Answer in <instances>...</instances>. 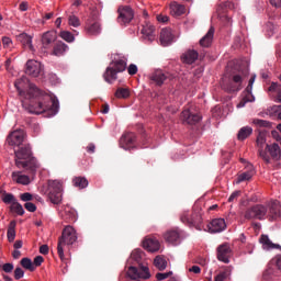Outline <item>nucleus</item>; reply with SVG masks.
<instances>
[{
  "mask_svg": "<svg viewBox=\"0 0 281 281\" xmlns=\"http://www.w3.org/2000/svg\"><path fill=\"white\" fill-rule=\"evenodd\" d=\"M49 192H63V182L58 180H52L48 182Z\"/></svg>",
  "mask_w": 281,
  "mask_h": 281,
  "instance_id": "40",
  "label": "nucleus"
},
{
  "mask_svg": "<svg viewBox=\"0 0 281 281\" xmlns=\"http://www.w3.org/2000/svg\"><path fill=\"white\" fill-rule=\"evenodd\" d=\"M127 72L130 76H135V74H137V65L131 64L127 68Z\"/></svg>",
  "mask_w": 281,
  "mask_h": 281,
  "instance_id": "58",
  "label": "nucleus"
},
{
  "mask_svg": "<svg viewBox=\"0 0 281 281\" xmlns=\"http://www.w3.org/2000/svg\"><path fill=\"white\" fill-rule=\"evenodd\" d=\"M20 265L23 267V269H27V271H36V267L30 258H22Z\"/></svg>",
  "mask_w": 281,
  "mask_h": 281,
  "instance_id": "41",
  "label": "nucleus"
},
{
  "mask_svg": "<svg viewBox=\"0 0 281 281\" xmlns=\"http://www.w3.org/2000/svg\"><path fill=\"white\" fill-rule=\"evenodd\" d=\"M251 133H254V128L249 126H244L239 130L237 134V139H239V142H245V139H247V137H249Z\"/></svg>",
  "mask_w": 281,
  "mask_h": 281,
  "instance_id": "34",
  "label": "nucleus"
},
{
  "mask_svg": "<svg viewBox=\"0 0 281 281\" xmlns=\"http://www.w3.org/2000/svg\"><path fill=\"white\" fill-rule=\"evenodd\" d=\"M16 168H24L30 175H36L38 170V162L32 156V147L30 145H22L19 149L14 150Z\"/></svg>",
  "mask_w": 281,
  "mask_h": 281,
  "instance_id": "3",
  "label": "nucleus"
},
{
  "mask_svg": "<svg viewBox=\"0 0 281 281\" xmlns=\"http://www.w3.org/2000/svg\"><path fill=\"white\" fill-rule=\"evenodd\" d=\"M7 238L9 243H14V238H16V222L11 221L8 231H7Z\"/></svg>",
  "mask_w": 281,
  "mask_h": 281,
  "instance_id": "33",
  "label": "nucleus"
},
{
  "mask_svg": "<svg viewBox=\"0 0 281 281\" xmlns=\"http://www.w3.org/2000/svg\"><path fill=\"white\" fill-rule=\"evenodd\" d=\"M267 142V139L265 138V134L263 133H259V135L257 136V146H259V150H262V146H265V143Z\"/></svg>",
  "mask_w": 281,
  "mask_h": 281,
  "instance_id": "49",
  "label": "nucleus"
},
{
  "mask_svg": "<svg viewBox=\"0 0 281 281\" xmlns=\"http://www.w3.org/2000/svg\"><path fill=\"white\" fill-rule=\"evenodd\" d=\"M203 60L205 58V55H199V52L194 49H190L187 53L182 55V63H186V65H192L196 60Z\"/></svg>",
  "mask_w": 281,
  "mask_h": 281,
  "instance_id": "19",
  "label": "nucleus"
},
{
  "mask_svg": "<svg viewBox=\"0 0 281 281\" xmlns=\"http://www.w3.org/2000/svg\"><path fill=\"white\" fill-rule=\"evenodd\" d=\"M25 75L31 76L32 78H38L43 76V64L36 60H29L26 63Z\"/></svg>",
  "mask_w": 281,
  "mask_h": 281,
  "instance_id": "12",
  "label": "nucleus"
},
{
  "mask_svg": "<svg viewBox=\"0 0 281 281\" xmlns=\"http://www.w3.org/2000/svg\"><path fill=\"white\" fill-rule=\"evenodd\" d=\"M68 23L72 27H79L80 19H78V16H76V15H70L69 19H68Z\"/></svg>",
  "mask_w": 281,
  "mask_h": 281,
  "instance_id": "48",
  "label": "nucleus"
},
{
  "mask_svg": "<svg viewBox=\"0 0 281 281\" xmlns=\"http://www.w3.org/2000/svg\"><path fill=\"white\" fill-rule=\"evenodd\" d=\"M170 276H172V272H171V271H169V272H164V273L158 272V273L156 274V280H158V281L168 280V278H170Z\"/></svg>",
  "mask_w": 281,
  "mask_h": 281,
  "instance_id": "50",
  "label": "nucleus"
},
{
  "mask_svg": "<svg viewBox=\"0 0 281 281\" xmlns=\"http://www.w3.org/2000/svg\"><path fill=\"white\" fill-rule=\"evenodd\" d=\"M154 265L156 269H159V271H164L166 267H168V261H166V258L161 256H157L154 259Z\"/></svg>",
  "mask_w": 281,
  "mask_h": 281,
  "instance_id": "38",
  "label": "nucleus"
},
{
  "mask_svg": "<svg viewBox=\"0 0 281 281\" xmlns=\"http://www.w3.org/2000/svg\"><path fill=\"white\" fill-rule=\"evenodd\" d=\"M169 8H170V14L172 16H181L186 14V5L180 4L177 1H171L169 4Z\"/></svg>",
  "mask_w": 281,
  "mask_h": 281,
  "instance_id": "26",
  "label": "nucleus"
},
{
  "mask_svg": "<svg viewBox=\"0 0 281 281\" xmlns=\"http://www.w3.org/2000/svg\"><path fill=\"white\" fill-rule=\"evenodd\" d=\"M165 240L167 243H171V245H179L181 243V231L180 229H171L165 234Z\"/></svg>",
  "mask_w": 281,
  "mask_h": 281,
  "instance_id": "23",
  "label": "nucleus"
},
{
  "mask_svg": "<svg viewBox=\"0 0 281 281\" xmlns=\"http://www.w3.org/2000/svg\"><path fill=\"white\" fill-rule=\"evenodd\" d=\"M60 37L64 41H66L67 43H74V41H75L74 34H71V32H69V31H63L60 33Z\"/></svg>",
  "mask_w": 281,
  "mask_h": 281,
  "instance_id": "47",
  "label": "nucleus"
},
{
  "mask_svg": "<svg viewBox=\"0 0 281 281\" xmlns=\"http://www.w3.org/2000/svg\"><path fill=\"white\" fill-rule=\"evenodd\" d=\"M268 91L277 93V101L281 103V86L278 82H272L268 88Z\"/></svg>",
  "mask_w": 281,
  "mask_h": 281,
  "instance_id": "42",
  "label": "nucleus"
},
{
  "mask_svg": "<svg viewBox=\"0 0 281 281\" xmlns=\"http://www.w3.org/2000/svg\"><path fill=\"white\" fill-rule=\"evenodd\" d=\"M214 41V27H210L207 33L200 40L201 47H210Z\"/></svg>",
  "mask_w": 281,
  "mask_h": 281,
  "instance_id": "30",
  "label": "nucleus"
},
{
  "mask_svg": "<svg viewBox=\"0 0 281 281\" xmlns=\"http://www.w3.org/2000/svg\"><path fill=\"white\" fill-rule=\"evenodd\" d=\"M76 240H78V235L76 233V229L69 225L66 226L63 229L61 236L58 238V244H57V254L60 260L65 259V250L63 249V247H65V245H74Z\"/></svg>",
  "mask_w": 281,
  "mask_h": 281,
  "instance_id": "4",
  "label": "nucleus"
},
{
  "mask_svg": "<svg viewBox=\"0 0 281 281\" xmlns=\"http://www.w3.org/2000/svg\"><path fill=\"white\" fill-rule=\"evenodd\" d=\"M123 71H126V59L117 58L110 63L103 75V78L105 82L112 85V82H115V80H117V74H122Z\"/></svg>",
  "mask_w": 281,
  "mask_h": 281,
  "instance_id": "5",
  "label": "nucleus"
},
{
  "mask_svg": "<svg viewBox=\"0 0 281 281\" xmlns=\"http://www.w3.org/2000/svg\"><path fill=\"white\" fill-rule=\"evenodd\" d=\"M23 142H25V131L23 130H15L7 137L9 146H22Z\"/></svg>",
  "mask_w": 281,
  "mask_h": 281,
  "instance_id": "13",
  "label": "nucleus"
},
{
  "mask_svg": "<svg viewBox=\"0 0 281 281\" xmlns=\"http://www.w3.org/2000/svg\"><path fill=\"white\" fill-rule=\"evenodd\" d=\"M240 196V191L233 192L228 198V203L236 201Z\"/></svg>",
  "mask_w": 281,
  "mask_h": 281,
  "instance_id": "60",
  "label": "nucleus"
},
{
  "mask_svg": "<svg viewBox=\"0 0 281 281\" xmlns=\"http://www.w3.org/2000/svg\"><path fill=\"white\" fill-rule=\"evenodd\" d=\"M72 183L75 188L83 190V188H87V186H89V180H87V178L85 177H76L74 178Z\"/></svg>",
  "mask_w": 281,
  "mask_h": 281,
  "instance_id": "39",
  "label": "nucleus"
},
{
  "mask_svg": "<svg viewBox=\"0 0 281 281\" xmlns=\"http://www.w3.org/2000/svg\"><path fill=\"white\" fill-rule=\"evenodd\" d=\"M43 262H45V259L43 258V256H36L33 260L34 267H41Z\"/></svg>",
  "mask_w": 281,
  "mask_h": 281,
  "instance_id": "56",
  "label": "nucleus"
},
{
  "mask_svg": "<svg viewBox=\"0 0 281 281\" xmlns=\"http://www.w3.org/2000/svg\"><path fill=\"white\" fill-rule=\"evenodd\" d=\"M11 212H15L19 216H23L25 214V210L23 209V205L16 201L14 204H11Z\"/></svg>",
  "mask_w": 281,
  "mask_h": 281,
  "instance_id": "45",
  "label": "nucleus"
},
{
  "mask_svg": "<svg viewBox=\"0 0 281 281\" xmlns=\"http://www.w3.org/2000/svg\"><path fill=\"white\" fill-rule=\"evenodd\" d=\"M56 41V33L54 32H46L42 36V45L45 48H48L52 43Z\"/></svg>",
  "mask_w": 281,
  "mask_h": 281,
  "instance_id": "32",
  "label": "nucleus"
},
{
  "mask_svg": "<svg viewBox=\"0 0 281 281\" xmlns=\"http://www.w3.org/2000/svg\"><path fill=\"white\" fill-rule=\"evenodd\" d=\"M11 177L12 181L20 183L21 186H30L31 183L30 177L21 173V171H13Z\"/></svg>",
  "mask_w": 281,
  "mask_h": 281,
  "instance_id": "28",
  "label": "nucleus"
},
{
  "mask_svg": "<svg viewBox=\"0 0 281 281\" xmlns=\"http://www.w3.org/2000/svg\"><path fill=\"white\" fill-rule=\"evenodd\" d=\"M140 34H143V40L147 43H153L157 35L155 34V26L150 23H145L140 30Z\"/></svg>",
  "mask_w": 281,
  "mask_h": 281,
  "instance_id": "18",
  "label": "nucleus"
},
{
  "mask_svg": "<svg viewBox=\"0 0 281 281\" xmlns=\"http://www.w3.org/2000/svg\"><path fill=\"white\" fill-rule=\"evenodd\" d=\"M20 199L21 201H24V203H30V201L34 199V195H32L30 192H25L20 195Z\"/></svg>",
  "mask_w": 281,
  "mask_h": 281,
  "instance_id": "51",
  "label": "nucleus"
},
{
  "mask_svg": "<svg viewBox=\"0 0 281 281\" xmlns=\"http://www.w3.org/2000/svg\"><path fill=\"white\" fill-rule=\"evenodd\" d=\"M180 120L182 124H188L189 126H194L201 122L202 117L199 113H194L190 110H184L181 112Z\"/></svg>",
  "mask_w": 281,
  "mask_h": 281,
  "instance_id": "11",
  "label": "nucleus"
},
{
  "mask_svg": "<svg viewBox=\"0 0 281 281\" xmlns=\"http://www.w3.org/2000/svg\"><path fill=\"white\" fill-rule=\"evenodd\" d=\"M19 43L30 49V52H34V45H32V36L27 35V33H21L16 36Z\"/></svg>",
  "mask_w": 281,
  "mask_h": 281,
  "instance_id": "27",
  "label": "nucleus"
},
{
  "mask_svg": "<svg viewBox=\"0 0 281 281\" xmlns=\"http://www.w3.org/2000/svg\"><path fill=\"white\" fill-rule=\"evenodd\" d=\"M2 271H4V273H12V271H14V265H12V263H4L2 266Z\"/></svg>",
  "mask_w": 281,
  "mask_h": 281,
  "instance_id": "55",
  "label": "nucleus"
},
{
  "mask_svg": "<svg viewBox=\"0 0 281 281\" xmlns=\"http://www.w3.org/2000/svg\"><path fill=\"white\" fill-rule=\"evenodd\" d=\"M272 111L277 113L279 120H281V105H273Z\"/></svg>",
  "mask_w": 281,
  "mask_h": 281,
  "instance_id": "62",
  "label": "nucleus"
},
{
  "mask_svg": "<svg viewBox=\"0 0 281 281\" xmlns=\"http://www.w3.org/2000/svg\"><path fill=\"white\" fill-rule=\"evenodd\" d=\"M254 82H256V75H254L248 82L247 88L245 89L246 93H251L252 89H254Z\"/></svg>",
  "mask_w": 281,
  "mask_h": 281,
  "instance_id": "53",
  "label": "nucleus"
},
{
  "mask_svg": "<svg viewBox=\"0 0 281 281\" xmlns=\"http://www.w3.org/2000/svg\"><path fill=\"white\" fill-rule=\"evenodd\" d=\"M40 254H42L43 256H47V254H49V246L47 245H42L40 247Z\"/></svg>",
  "mask_w": 281,
  "mask_h": 281,
  "instance_id": "61",
  "label": "nucleus"
},
{
  "mask_svg": "<svg viewBox=\"0 0 281 281\" xmlns=\"http://www.w3.org/2000/svg\"><path fill=\"white\" fill-rule=\"evenodd\" d=\"M260 243L263 249H281L280 245L273 244V241H271V239H269V236L267 235H261Z\"/></svg>",
  "mask_w": 281,
  "mask_h": 281,
  "instance_id": "31",
  "label": "nucleus"
},
{
  "mask_svg": "<svg viewBox=\"0 0 281 281\" xmlns=\"http://www.w3.org/2000/svg\"><path fill=\"white\" fill-rule=\"evenodd\" d=\"M131 97V90L128 88H119L115 91V98L126 100V98Z\"/></svg>",
  "mask_w": 281,
  "mask_h": 281,
  "instance_id": "43",
  "label": "nucleus"
},
{
  "mask_svg": "<svg viewBox=\"0 0 281 281\" xmlns=\"http://www.w3.org/2000/svg\"><path fill=\"white\" fill-rule=\"evenodd\" d=\"M143 247L144 249H147V251H159V240L156 238H146L143 240Z\"/></svg>",
  "mask_w": 281,
  "mask_h": 281,
  "instance_id": "29",
  "label": "nucleus"
},
{
  "mask_svg": "<svg viewBox=\"0 0 281 281\" xmlns=\"http://www.w3.org/2000/svg\"><path fill=\"white\" fill-rule=\"evenodd\" d=\"M25 276V271H23L22 268H15L14 270V279L15 280H21V278H23Z\"/></svg>",
  "mask_w": 281,
  "mask_h": 281,
  "instance_id": "52",
  "label": "nucleus"
},
{
  "mask_svg": "<svg viewBox=\"0 0 281 281\" xmlns=\"http://www.w3.org/2000/svg\"><path fill=\"white\" fill-rule=\"evenodd\" d=\"M29 90L25 92L23 89L27 87ZM15 89L19 94L24 98L22 100V106L29 111V113H34L35 115H41V113H47V115H56L58 113V99H55L50 94L43 92L36 86L30 83V79L23 76L14 82Z\"/></svg>",
  "mask_w": 281,
  "mask_h": 281,
  "instance_id": "1",
  "label": "nucleus"
},
{
  "mask_svg": "<svg viewBox=\"0 0 281 281\" xmlns=\"http://www.w3.org/2000/svg\"><path fill=\"white\" fill-rule=\"evenodd\" d=\"M229 258H232V247L229 244H222L217 247V260L229 263Z\"/></svg>",
  "mask_w": 281,
  "mask_h": 281,
  "instance_id": "15",
  "label": "nucleus"
},
{
  "mask_svg": "<svg viewBox=\"0 0 281 281\" xmlns=\"http://www.w3.org/2000/svg\"><path fill=\"white\" fill-rule=\"evenodd\" d=\"M25 210H27V212H36V204L32 203V202H26L24 204Z\"/></svg>",
  "mask_w": 281,
  "mask_h": 281,
  "instance_id": "57",
  "label": "nucleus"
},
{
  "mask_svg": "<svg viewBox=\"0 0 281 281\" xmlns=\"http://www.w3.org/2000/svg\"><path fill=\"white\" fill-rule=\"evenodd\" d=\"M137 139V136L133 132H127L122 135L120 139V146L124 150H133L135 148V140Z\"/></svg>",
  "mask_w": 281,
  "mask_h": 281,
  "instance_id": "14",
  "label": "nucleus"
},
{
  "mask_svg": "<svg viewBox=\"0 0 281 281\" xmlns=\"http://www.w3.org/2000/svg\"><path fill=\"white\" fill-rule=\"evenodd\" d=\"M180 221L184 225H188L189 227H195L198 232H201L203 229V215L201 214V210L193 209L192 213L190 211H184L180 215Z\"/></svg>",
  "mask_w": 281,
  "mask_h": 281,
  "instance_id": "6",
  "label": "nucleus"
},
{
  "mask_svg": "<svg viewBox=\"0 0 281 281\" xmlns=\"http://www.w3.org/2000/svg\"><path fill=\"white\" fill-rule=\"evenodd\" d=\"M127 276L131 280H137V278L148 280V278H150V271L148 267L144 265H139L138 268L131 266L127 270Z\"/></svg>",
  "mask_w": 281,
  "mask_h": 281,
  "instance_id": "9",
  "label": "nucleus"
},
{
  "mask_svg": "<svg viewBox=\"0 0 281 281\" xmlns=\"http://www.w3.org/2000/svg\"><path fill=\"white\" fill-rule=\"evenodd\" d=\"M48 199L54 205H58L63 201V191H49Z\"/></svg>",
  "mask_w": 281,
  "mask_h": 281,
  "instance_id": "37",
  "label": "nucleus"
},
{
  "mask_svg": "<svg viewBox=\"0 0 281 281\" xmlns=\"http://www.w3.org/2000/svg\"><path fill=\"white\" fill-rule=\"evenodd\" d=\"M131 256H132L133 260H135L136 262H139V260L142 259V251L135 250L132 252Z\"/></svg>",
  "mask_w": 281,
  "mask_h": 281,
  "instance_id": "59",
  "label": "nucleus"
},
{
  "mask_svg": "<svg viewBox=\"0 0 281 281\" xmlns=\"http://www.w3.org/2000/svg\"><path fill=\"white\" fill-rule=\"evenodd\" d=\"M225 278H227V274H225V272H222L215 277V281H225Z\"/></svg>",
  "mask_w": 281,
  "mask_h": 281,
  "instance_id": "63",
  "label": "nucleus"
},
{
  "mask_svg": "<svg viewBox=\"0 0 281 281\" xmlns=\"http://www.w3.org/2000/svg\"><path fill=\"white\" fill-rule=\"evenodd\" d=\"M85 30L89 36H98L102 32V27L98 21L87 22Z\"/></svg>",
  "mask_w": 281,
  "mask_h": 281,
  "instance_id": "22",
  "label": "nucleus"
},
{
  "mask_svg": "<svg viewBox=\"0 0 281 281\" xmlns=\"http://www.w3.org/2000/svg\"><path fill=\"white\" fill-rule=\"evenodd\" d=\"M256 175V170L254 169V165H247L246 170L237 176L236 183H243L245 181H251Z\"/></svg>",
  "mask_w": 281,
  "mask_h": 281,
  "instance_id": "20",
  "label": "nucleus"
},
{
  "mask_svg": "<svg viewBox=\"0 0 281 281\" xmlns=\"http://www.w3.org/2000/svg\"><path fill=\"white\" fill-rule=\"evenodd\" d=\"M2 201H3V203H5L7 205H14L18 200H16V198L14 196V194L4 192V193L2 194Z\"/></svg>",
  "mask_w": 281,
  "mask_h": 281,
  "instance_id": "44",
  "label": "nucleus"
},
{
  "mask_svg": "<svg viewBox=\"0 0 281 281\" xmlns=\"http://www.w3.org/2000/svg\"><path fill=\"white\" fill-rule=\"evenodd\" d=\"M266 207L268 209V213L266 218L269 221H278L281 217V204L280 201L273 200L269 202Z\"/></svg>",
  "mask_w": 281,
  "mask_h": 281,
  "instance_id": "10",
  "label": "nucleus"
},
{
  "mask_svg": "<svg viewBox=\"0 0 281 281\" xmlns=\"http://www.w3.org/2000/svg\"><path fill=\"white\" fill-rule=\"evenodd\" d=\"M256 98L251 92H243V99L241 101L237 104V109H243L247 102H254Z\"/></svg>",
  "mask_w": 281,
  "mask_h": 281,
  "instance_id": "36",
  "label": "nucleus"
},
{
  "mask_svg": "<svg viewBox=\"0 0 281 281\" xmlns=\"http://www.w3.org/2000/svg\"><path fill=\"white\" fill-rule=\"evenodd\" d=\"M269 209L265 204H254L246 209L244 218L246 221H265Z\"/></svg>",
  "mask_w": 281,
  "mask_h": 281,
  "instance_id": "7",
  "label": "nucleus"
},
{
  "mask_svg": "<svg viewBox=\"0 0 281 281\" xmlns=\"http://www.w3.org/2000/svg\"><path fill=\"white\" fill-rule=\"evenodd\" d=\"M207 228L211 234H220V232H225L227 224L224 218H214L210 222Z\"/></svg>",
  "mask_w": 281,
  "mask_h": 281,
  "instance_id": "17",
  "label": "nucleus"
},
{
  "mask_svg": "<svg viewBox=\"0 0 281 281\" xmlns=\"http://www.w3.org/2000/svg\"><path fill=\"white\" fill-rule=\"evenodd\" d=\"M133 9H131V7L119 8L117 22L121 23V25H126L127 23L133 21Z\"/></svg>",
  "mask_w": 281,
  "mask_h": 281,
  "instance_id": "16",
  "label": "nucleus"
},
{
  "mask_svg": "<svg viewBox=\"0 0 281 281\" xmlns=\"http://www.w3.org/2000/svg\"><path fill=\"white\" fill-rule=\"evenodd\" d=\"M2 45L5 49H10L12 47V40L10 37H2Z\"/></svg>",
  "mask_w": 281,
  "mask_h": 281,
  "instance_id": "54",
  "label": "nucleus"
},
{
  "mask_svg": "<svg viewBox=\"0 0 281 281\" xmlns=\"http://www.w3.org/2000/svg\"><path fill=\"white\" fill-rule=\"evenodd\" d=\"M259 157H261V159H263V161L267 164H271V158L273 159V161H280L281 159L280 145H278L277 143L272 145H266L265 150L263 149L259 150Z\"/></svg>",
  "mask_w": 281,
  "mask_h": 281,
  "instance_id": "8",
  "label": "nucleus"
},
{
  "mask_svg": "<svg viewBox=\"0 0 281 281\" xmlns=\"http://www.w3.org/2000/svg\"><path fill=\"white\" fill-rule=\"evenodd\" d=\"M270 5L273 8H281V0H270Z\"/></svg>",
  "mask_w": 281,
  "mask_h": 281,
  "instance_id": "64",
  "label": "nucleus"
},
{
  "mask_svg": "<svg viewBox=\"0 0 281 281\" xmlns=\"http://www.w3.org/2000/svg\"><path fill=\"white\" fill-rule=\"evenodd\" d=\"M175 35H172V30L170 29H162L160 32V43L162 47H168V45L172 44Z\"/></svg>",
  "mask_w": 281,
  "mask_h": 281,
  "instance_id": "25",
  "label": "nucleus"
},
{
  "mask_svg": "<svg viewBox=\"0 0 281 281\" xmlns=\"http://www.w3.org/2000/svg\"><path fill=\"white\" fill-rule=\"evenodd\" d=\"M252 124L257 126V128H267L269 126V122L260 119H254Z\"/></svg>",
  "mask_w": 281,
  "mask_h": 281,
  "instance_id": "46",
  "label": "nucleus"
},
{
  "mask_svg": "<svg viewBox=\"0 0 281 281\" xmlns=\"http://www.w3.org/2000/svg\"><path fill=\"white\" fill-rule=\"evenodd\" d=\"M67 49H69V46H67V44L63 42H57L54 46L53 54L54 56H63V54L67 52Z\"/></svg>",
  "mask_w": 281,
  "mask_h": 281,
  "instance_id": "35",
  "label": "nucleus"
},
{
  "mask_svg": "<svg viewBox=\"0 0 281 281\" xmlns=\"http://www.w3.org/2000/svg\"><path fill=\"white\" fill-rule=\"evenodd\" d=\"M249 76L247 66L235 65L229 72L227 79H223L221 87L227 93H236L243 89V81Z\"/></svg>",
  "mask_w": 281,
  "mask_h": 281,
  "instance_id": "2",
  "label": "nucleus"
},
{
  "mask_svg": "<svg viewBox=\"0 0 281 281\" xmlns=\"http://www.w3.org/2000/svg\"><path fill=\"white\" fill-rule=\"evenodd\" d=\"M61 216L66 223H76L78 221V213L69 205L65 206Z\"/></svg>",
  "mask_w": 281,
  "mask_h": 281,
  "instance_id": "24",
  "label": "nucleus"
},
{
  "mask_svg": "<svg viewBox=\"0 0 281 281\" xmlns=\"http://www.w3.org/2000/svg\"><path fill=\"white\" fill-rule=\"evenodd\" d=\"M149 80H151L156 87H161V85L168 80V72H164L162 70H155L149 76Z\"/></svg>",
  "mask_w": 281,
  "mask_h": 281,
  "instance_id": "21",
  "label": "nucleus"
}]
</instances>
